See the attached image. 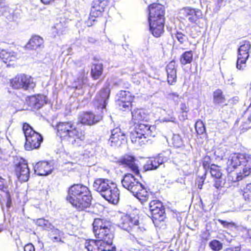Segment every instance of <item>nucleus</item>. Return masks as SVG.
<instances>
[{"label": "nucleus", "instance_id": "obj_47", "mask_svg": "<svg viewBox=\"0 0 251 251\" xmlns=\"http://www.w3.org/2000/svg\"><path fill=\"white\" fill-rule=\"evenodd\" d=\"M206 177V172H205L201 176H198L197 177L198 188L201 190Z\"/></svg>", "mask_w": 251, "mask_h": 251}, {"label": "nucleus", "instance_id": "obj_39", "mask_svg": "<svg viewBox=\"0 0 251 251\" xmlns=\"http://www.w3.org/2000/svg\"><path fill=\"white\" fill-rule=\"evenodd\" d=\"M189 21L198 25L200 28H203L205 20L203 17H189Z\"/></svg>", "mask_w": 251, "mask_h": 251}, {"label": "nucleus", "instance_id": "obj_45", "mask_svg": "<svg viewBox=\"0 0 251 251\" xmlns=\"http://www.w3.org/2000/svg\"><path fill=\"white\" fill-rule=\"evenodd\" d=\"M183 10L184 11V14L187 15V16H198V14L201 12L199 10L190 7L184 8Z\"/></svg>", "mask_w": 251, "mask_h": 251}, {"label": "nucleus", "instance_id": "obj_3", "mask_svg": "<svg viewBox=\"0 0 251 251\" xmlns=\"http://www.w3.org/2000/svg\"><path fill=\"white\" fill-rule=\"evenodd\" d=\"M117 225L127 232L136 241L145 236L146 229L140 222L139 217L132 212H119L116 216Z\"/></svg>", "mask_w": 251, "mask_h": 251}, {"label": "nucleus", "instance_id": "obj_62", "mask_svg": "<svg viewBox=\"0 0 251 251\" xmlns=\"http://www.w3.org/2000/svg\"><path fill=\"white\" fill-rule=\"evenodd\" d=\"M4 229V228L2 226L0 225V232L3 231Z\"/></svg>", "mask_w": 251, "mask_h": 251}, {"label": "nucleus", "instance_id": "obj_10", "mask_svg": "<svg viewBox=\"0 0 251 251\" xmlns=\"http://www.w3.org/2000/svg\"><path fill=\"white\" fill-rule=\"evenodd\" d=\"M85 248L88 251H112L113 244L102 239H88L85 240Z\"/></svg>", "mask_w": 251, "mask_h": 251}, {"label": "nucleus", "instance_id": "obj_44", "mask_svg": "<svg viewBox=\"0 0 251 251\" xmlns=\"http://www.w3.org/2000/svg\"><path fill=\"white\" fill-rule=\"evenodd\" d=\"M211 159L210 157L208 155H206L203 158V160L202 161V165L206 172L207 170H210L211 165L212 164H211Z\"/></svg>", "mask_w": 251, "mask_h": 251}, {"label": "nucleus", "instance_id": "obj_54", "mask_svg": "<svg viewBox=\"0 0 251 251\" xmlns=\"http://www.w3.org/2000/svg\"><path fill=\"white\" fill-rule=\"evenodd\" d=\"M24 251H35L34 245L31 243H27L24 248Z\"/></svg>", "mask_w": 251, "mask_h": 251}, {"label": "nucleus", "instance_id": "obj_25", "mask_svg": "<svg viewBox=\"0 0 251 251\" xmlns=\"http://www.w3.org/2000/svg\"><path fill=\"white\" fill-rule=\"evenodd\" d=\"M102 119V116L96 117L91 112H84L79 116L80 122L85 125L91 126L99 122Z\"/></svg>", "mask_w": 251, "mask_h": 251}, {"label": "nucleus", "instance_id": "obj_48", "mask_svg": "<svg viewBox=\"0 0 251 251\" xmlns=\"http://www.w3.org/2000/svg\"><path fill=\"white\" fill-rule=\"evenodd\" d=\"M175 36L178 41L181 44H183L186 40L187 39V36L180 31H176Z\"/></svg>", "mask_w": 251, "mask_h": 251}, {"label": "nucleus", "instance_id": "obj_50", "mask_svg": "<svg viewBox=\"0 0 251 251\" xmlns=\"http://www.w3.org/2000/svg\"><path fill=\"white\" fill-rule=\"evenodd\" d=\"M218 221L224 227L226 228H228L229 226H235V224L233 222H228L227 221L218 219Z\"/></svg>", "mask_w": 251, "mask_h": 251}, {"label": "nucleus", "instance_id": "obj_33", "mask_svg": "<svg viewBox=\"0 0 251 251\" xmlns=\"http://www.w3.org/2000/svg\"><path fill=\"white\" fill-rule=\"evenodd\" d=\"M151 126L148 124L141 123L137 124V126L135 127L134 131L143 134V136L149 139V137L154 136L151 130Z\"/></svg>", "mask_w": 251, "mask_h": 251}, {"label": "nucleus", "instance_id": "obj_63", "mask_svg": "<svg viewBox=\"0 0 251 251\" xmlns=\"http://www.w3.org/2000/svg\"><path fill=\"white\" fill-rule=\"evenodd\" d=\"M139 77L137 76V75H133V78L134 80H135L136 78H139Z\"/></svg>", "mask_w": 251, "mask_h": 251}, {"label": "nucleus", "instance_id": "obj_34", "mask_svg": "<svg viewBox=\"0 0 251 251\" xmlns=\"http://www.w3.org/2000/svg\"><path fill=\"white\" fill-rule=\"evenodd\" d=\"M194 60V53L192 50L183 52L180 56L179 61L182 66L191 64Z\"/></svg>", "mask_w": 251, "mask_h": 251}, {"label": "nucleus", "instance_id": "obj_51", "mask_svg": "<svg viewBox=\"0 0 251 251\" xmlns=\"http://www.w3.org/2000/svg\"><path fill=\"white\" fill-rule=\"evenodd\" d=\"M189 112L179 111L178 118L180 121H184L188 119V116Z\"/></svg>", "mask_w": 251, "mask_h": 251}, {"label": "nucleus", "instance_id": "obj_35", "mask_svg": "<svg viewBox=\"0 0 251 251\" xmlns=\"http://www.w3.org/2000/svg\"><path fill=\"white\" fill-rule=\"evenodd\" d=\"M244 200L251 204V183L247 184L242 190Z\"/></svg>", "mask_w": 251, "mask_h": 251}, {"label": "nucleus", "instance_id": "obj_1", "mask_svg": "<svg viewBox=\"0 0 251 251\" xmlns=\"http://www.w3.org/2000/svg\"><path fill=\"white\" fill-rule=\"evenodd\" d=\"M67 194L66 201L77 211H85L91 206L93 195L87 186L74 183L68 188Z\"/></svg>", "mask_w": 251, "mask_h": 251}, {"label": "nucleus", "instance_id": "obj_12", "mask_svg": "<svg viewBox=\"0 0 251 251\" xmlns=\"http://www.w3.org/2000/svg\"><path fill=\"white\" fill-rule=\"evenodd\" d=\"M137 159L133 155L125 154L122 156L117 161L119 165L128 169L134 175L141 176L139 166L137 163Z\"/></svg>", "mask_w": 251, "mask_h": 251}, {"label": "nucleus", "instance_id": "obj_8", "mask_svg": "<svg viewBox=\"0 0 251 251\" xmlns=\"http://www.w3.org/2000/svg\"><path fill=\"white\" fill-rule=\"evenodd\" d=\"M9 84L14 90H23L27 91H34L36 87L35 78L31 75L25 74H18L9 79Z\"/></svg>", "mask_w": 251, "mask_h": 251}, {"label": "nucleus", "instance_id": "obj_57", "mask_svg": "<svg viewBox=\"0 0 251 251\" xmlns=\"http://www.w3.org/2000/svg\"><path fill=\"white\" fill-rule=\"evenodd\" d=\"M201 31H197L196 33H193V31H191V33L190 34L191 36L192 37V38H196L197 36L199 35V33H200Z\"/></svg>", "mask_w": 251, "mask_h": 251}, {"label": "nucleus", "instance_id": "obj_13", "mask_svg": "<svg viewBox=\"0 0 251 251\" xmlns=\"http://www.w3.org/2000/svg\"><path fill=\"white\" fill-rule=\"evenodd\" d=\"M148 21L153 36L157 38L160 37L164 32V17H149Z\"/></svg>", "mask_w": 251, "mask_h": 251}, {"label": "nucleus", "instance_id": "obj_18", "mask_svg": "<svg viewBox=\"0 0 251 251\" xmlns=\"http://www.w3.org/2000/svg\"><path fill=\"white\" fill-rule=\"evenodd\" d=\"M248 153L233 152L229 156L227 162V172L229 173L241 166Z\"/></svg>", "mask_w": 251, "mask_h": 251}, {"label": "nucleus", "instance_id": "obj_26", "mask_svg": "<svg viewBox=\"0 0 251 251\" xmlns=\"http://www.w3.org/2000/svg\"><path fill=\"white\" fill-rule=\"evenodd\" d=\"M131 121L134 124H139L142 122L148 121V115L143 108H136L131 111Z\"/></svg>", "mask_w": 251, "mask_h": 251}, {"label": "nucleus", "instance_id": "obj_41", "mask_svg": "<svg viewBox=\"0 0 251 251\" xmlns=\"http://www.w3.org/2000/svg\"><path fill=\"white\" fill-rule=\"evenodd\" d=\"M177 72L167 73V81L170 85H174L177 81Z\"/></svg>", "mask_w": 251, "mask_h": 251}, {"label": "nucleus", "instance_id": "obj_22", "mask_svg": "<svg viewBox=\"0 0 251 251\" xmlns=\"http://www.w3.org/2000/svg\"><path fill=\"white\" fill-rule=\"evenodd\" d=\"M126 139V134L120 127H117L111 130V135L109 140L111 143V146H119Z\"/></svg>", "mask_w": 251, "mask_h": 251}, {"label": "nucleus", "instance_id": "obj_6", "mask_svg": "<svg viewBox=\"0 0 251 251\" xmlns=\"http://www.w3.org/2000/svg\"><path fill=\"white\" fill-rule=\"evenodd\" d=\"M92 225L93 231L96 238L102 239L113 244L114 227L110 221L104 219L95 218Z\"/></svg>", "mask_w": 251, "mask_h": 251}, {"label": "nucleus", "instance_id": "obj_11", "mask_svg": "<svg viewBox=\"0 0 251 251\" xmlns=\"http://www.w3.org/2000/svg\"><path fill=\"white\" fill-rule=\"evenodd\" d=\"M110 92L109 85L104 86L100 89L93 100V104L95 108L101 110L106 108Z\"/></svg>", "mask_w": 251, "mask_h": 251}, {"label": "nucleus", "instance_id": "obj_36", "mask_svg": "<svg viewBox=\"0 0 251 251\" xmlns=\"http://www.w3.org/2000/svg\"><path fill=\"white\" fill-rule=\"evenodd\" d=\"M36 225L44 230H48L51 228V224L48 220L44 218H39L35 222Z\"/></svg>", "mask_w": 251, "mask_h": 251}, {"label": "nucleus", "instance_id": "obj_43", "mask_svg": "<svg viewBox=\"0 0 251 251\" xmlns=\"http://www.w3.org/2000/svg\"><path fill=\"white\" fill-rule=\"evenodd\" d=\"M172 141L174 146L176 148H179L183 145V140L178 134L174 135Z\"/></svg>", "mask_w": 251, "mask_h": 251}, {"label": "nucleus", "instance_id": "obj_49", "mask_svg": "<svg viewBox=\"0 0 251 251\" xmlns=\"http://www.w3.org/2000/svg\"><path fill=\"white\" fill-rule=\"evenodd\" d=\"M210 232L208 230L202 232L201 235V242L202 243H206L207 242L210 238Z\"/></svg>", "mask_w": 251, "mask_h": 251}, {"label": "nucleus", "instance_id": "obj_14", "mask_svg": "<svg viewBox=\"0 0 251 251\" xmlns=\"http://www.w3.org/2000/svg\"><path fill=\"white\" fill-rule=\"evenodd\" d=\"M223 172L221 166L215 164L211 165L209 173L213 179V186L217 190H221L225 184V180L223 178Z\"/></svg>", "mask_w": 251, "mask_h": 251}, {"label": "nucleus", "instance_id": "obj_7", "mask_svg": "<svg viewBox=\"0 0 251 251\" xmlns=\"http://www.w3.org/2000/svg\"><path fill=\"white\" fill-rule=\"evenodd\" d=\"M22 130L25 139V149L27 151H31L39 149L43 141L42 135L36 131L28 123L26 122L22 124Z\"/></svg>", "mask_w": 251, "mask_h": 251}, {"label": "nucleus", "instance_id": "obj_23", "mask_svg": "<svg viewBox=\"0 0 251 251\" xmlns=\"http://www.w3.org/2000/svg\"><path fill=\"white\" fill-rule=\"evenodd\" d=\"M241 165H242V172L237 174L236 178L233 180L234 181H239L251 175V155L250 154H248Z\"/></svg>", "mask_w": 251, "mask_h": 251}, {"label": "nucleus", "instance_id": "obj_28", "mask_svg": "<svg viewBox=\"0 0 251 251\" xmlns=\"http://www.w3.org/2000/svg\"><path fill=\"white\" fill-rule=\"evenodd\" d=\"M44 40L39 35H34L29 39L25 46L28 50H36L43 46Z\"/></svg>", "mask_w": 251, "mask_h": 251}, {"label": "nucleus", "instance_id": "obj_20", "mask_svg": "<svg viewBox=\"0 0 251 251\" xmlns=\"http://www.w3.org/2000/svg\"><path fill=\"white\" fill-rule=\"evenodd\" d=\"M18 58L17 52L0 48V59L7 66H13Z\"/></svg>", "mask_w": 251, "mask_h": 251}, {"label": "nucleus", "instance_id": "obj_53", "mask_svg": "<svg viewBox=\"0 0 251 251\" xmlns=\"http://www.w3.org/2000/svg\"><path fill=\"white\" fill-rule=\"evenodd\" d=\"M179 110L189 112L190 108L188 103L185 102H181L180 104Z\"/></svg>", "mask_w": 251, "mask_h": 251}, {"label": "nucleus", "instance_id": "obj_27", "mask_svg": "<svg viewBox=\"0 0 251 251\" xmlns=\"http://www.w3.org/2000/svg\"><path fill=\"white\" fill-rule=\"evenodd\" d=\"M108 0H95L91 8L90 16H100L108 5Z\"/></svg>", "mask_w": 251, "mask_h": 251}, {"label": "nucleus", "instance_id": "obj_30", "mask_svg": "<svg viewBox=\"0 0 251 251\" xmlns=\"http://www.w3.org/2000/svg\"><path fill=\"white\" fill-rule=\"evenodd\" d=\"M213 102L214 105L223 107L227 105L226 98L223 91L221 89H217L213 91Z\"/></svg>", "mask_w": 251, "mask_h": 251}, {"label": "nucleus", "instance_id": "obj_4", "mask_svg": "<svg viewBox=\"0 0 251 251\" xmlns=\"http://www.w3.org/2000/svg\"><path fill=\"white\" fill-rule=\"evenodd\" d=\"M93 187L94 190L109 203L117 204L119 201L120 191L116 183L112 180L97 178L94 180Z\"/></svg>", "mask_w": 251, "mask_h": 251}, {"label": "nucleus", "instance_id": "obj_24", "mask_svg": "<svg viewBox=\"0 0 251 251\" xmlns=\"http://www.w3.org/2000/svg\"><path fill=\"white\" fill-rule=\"evenodd\" d=\"M34 171L37 175L45 176L52 172V167L49 162L41 161L35 164L34 166Z\"/></svg>", "mask_w": 251, "mask_h": 251}, {"label": "nucleus", "instance_id": "obj_58", "mask_svg": "<svg viewBox=\"0 0 251 251\" xmlns=\"http://www.w3.org/2000/svg\"><path fill=\"white\" fill-rule=\"evenodd\" d=\"M93 17H89L88 20V21H87V25H88V26H91V25H92L91 23L90 24H89L88 23L89 21H93V22H94V21H95V19H93Z\"/></svg>", "mask_w": 251, "mask_h": 251}, {"label": "nucleus", "instance_id": "obj_52", "mask_svg": "<svg viewBox=\"0 0 251 251\" xmlns=\"http://www.w3.org/2000/svg\"><path fill=\"white\" fill-rule=\"evenodd\" d=\"M5 195H6V207L7 208H9L11 207V204H12L11 195H10V193L8 191H6L5 192Z\"/></svg>", "mask_w": 251, "mask_h": 251}, {"label": "nucleus", "instance_id": "obj_31", "mask_svg": "<svg viewBox=\"0 0 251 251\" xmlns=\"http://www.w3.org/2000/svg\"><path fill=\"white\" fill-rule=\"evenodd\" d=\"M130 138L133 144L139 146L145 145L149 140L143 136V134L136 132L134 130L130 133Z\"/></svg>", "mask_w": 251, "mask_h": 251}, {"label": "nucleus", "instance_id": "obj_59", "mask_svg": "<svg viewBox=\"0 0 251 251\" xmlns=\"http://www.w3.org/2000/svg\"><path fill=\"white\" fill-rule=\"evenodd\" d=\"M5 0H0V6L4 7L5 5Z\"/></svg>", "mask_w": 251, "mask_h": 251}, {"label": "nucleus", "instance_id": "obj_9", "mask_svg": "<svg viewBox=\"0 0 251 251\" xmlns=\"http://www.w3.org/2000/svg\"><path fill=\"white\" fill-rule=\"evenodd\" d=\"M251 44L250 41L245 40L241 43L238 49V55L236 61V68L239 70H244L246 67L247 61L250 56Z\"/></svg>", "mask_w": 251, "mask_h": 251}, {"label": "nucleus", "instance_id": "obj_38", "mask_svg": "<svg viewBox=\"0 0 251 251\" xmlns=\"http://www.w3.org/2000/svg\"><path fill=\"white\" fill-rule=\"evenodd\" d=\"M209 247L213 251H220L223 248V243L218 240L213 239L209 243Z\"/></svg>", "mask_w": 251, "mask_h": 251}, {"label": "nucleus", "instance_id": "obj_2", "mask_svg": "<svg viewBox=\"0 0 251 251\" xmlns=\"http://www.w3.org/2000/svg\"><path fill=\"white\" fill-rule=\"evenodd\" d=\"M54 129L56 136L62 142H68L74 146H80L85 139V130L74 121L59 122Z\"/></svg>", "mask_w": 251, "mask_h": 251}, {"label": "nucleus", "instance_id": "obj_21", "mask_svg": "<svg viewBox=\"0 0 251 251\" xmlns=\"http://www.w3.org/2000/svg\"><path fill=\"white\" fill-rule=\"evenodd\" d=\"M164 161L165 160L161 154L150 157L144 165L143 169L145 172L156 170Z\"/></svg>", "mask_w": 251, "mask_h": 251}, {"label": "nucleus", "instance_id": "obj_55", "mask_svg": "<svg viewBox=\"0 0 251 251\" xmlns=\"http://www.w3.org/2000/svg\"><path fill=\"white\" fill-rule=\"evenodd\" d=\"M0 190L2 191H5L6 187L4 184V179L0 176Z\"/></svg>", "mask_w": 251, "mask_h": 251}, {"label": "nucleus", "instance_id": "obj_56", "mask_svg": "<svg viewBox=\"0 0 251 251\" xmlns=\"http://www.w3.org/2000/svg\"><path fill=\"white\" fill-rule=\"evenodd\" d=\"M65 31V28L62 27L61 28L56 29V31H55L56 34L58 36H60L64 33Z\"/></svg>", "mask_w": 251, "mask_h": 251}, {"label": "nucleus", "instance_id": "obj_29", "mask_svg": "<svg viewBox=\"0 0 251 251\" xmlns=\"http://www.w3.org/2000/svg\"><path fill=\"white\" fill-rule=\"evenodd\" d=\"M148 11L149 16H164L165 7L158 1L154 2L148 5Z\"/></svg>", "mask_w": 251, "mask_h": 251}, {"label": "nucleus", "instance_id": "obj_16", "mask_svg": "<svg viewBox=\"0 0 251 251\" xmlns=\"http://www.w3.org/2000/svg\"><path fill=\"white\" fill-rule=\"evenodd\" d=\"M15 172L20 181L23 182L28 181L30 176V170L27 161L21 158L15 164Z\"/></svg>", "mask_w": 251, "mask_h": 251}, {"label": "nucleus", "instance_id": "obj_42", "mask_svg": "<svg viewBox=\"0 0 251 251\" xmlns=\"http://www.w3.org/2000/svg\"><path fill=\"white\" fill-rule=\"evenodd\" d=\"M177 64L175 60L170 61L166 67V71L167 73L177 72Z\"/></svg>", "mask_w": 251, "mask_h": 251}, {"label": "nucleus", "instance_id": "obj_60", "mask_svg": "<svg viewBox=\"0 0 251 251\" xmlns=\"http://www.w3.org/2000/svg\"><path fill=\"white\" fill-rule=\"evenodd\" d=\"M88 41L89 42V43H94L95 42V40L94 39H93L92 37H89L88 38Z\"/></svg>", "mask_w": 251, "mask_h": 251}, {"label": "nucleus", "instance_id": "obj_64", "mask_svg": "<svg viewBox=\"0 0 251 251\" xmlns=\"http://www.w3.org/2000/svg\"><path fill=\"white\" fill-rule=\"evenodd\" d=\"M248 120L250 122H251V114L249 115V116L248 117Z\"/></svg>", "mask_w": 251, "mask_h": 251}, {"label": "nucleus", "instance_id": "obj_19", "mask_svg": "<svg viewBox=\"0 0 251 251\" xmlns=\"http://www.w3.org/2000/svg\"><path fill=\"white\" fill-rule=\"evenodd\" d=\"M134 99V96L132 95L130 92L121 90L119 93L118 105L124 111L130 110L132 107Z\"/></svg>", "mask_w": 251, "mask_h": 251}, {"label": "nucleus", "instance_id": "obj_37", "mask_svg": "<svg viewBox=\"0 0 251 251\" xmlns=\"http://www.w3.org/2000/svg\"><path fill=\"white\" fill-rule=\"evenodd\" d=\"M196 131L198 135H202L205 133L206 129L204 123L202 120H198L195 124Z\"/></svg>", "mask_w": 251, "mask_h": 251}, {"label": "nucleus", "instance_id": "obj_46", "mask_svg": "<svg viewBox=\"0 0 251 251\" xmlns=\"http://www.w3.org/2000/svg\"><path fill=\"white\" fill-rule=\"evenodd\" d=\"M214 155L217 159L222 160L226 156V152L224 149L219 148L215 150Z\"/></svg>", "mask_w": 251, "mask_h": 251}, {"label": "nucleus", "instance_id": "obj_61", "mask_svg": "<svg viewBox=\"0 0 251 251\" xmlns=\"http://www.w3.org/2000/svg\"><path fill=\"white\" fill-rule=\"evenodd\" d=\"M81 75H82V77H84L85 75V70H82L80 72Z\"/></svg>", "mask_w": 251, "mask_h": 251}, {"label": "nucleus", "instance_id": "obj_5", "mask_svg": "<svg viewBox=\"0 0 251 251\" xmlns=\"http://www.w3.org/2000/svg\"><path fill=\"white\" fill-rule=\"evenodd\" d=\"M121 182L123 186L130 191L142 204L149 200L150 192L145 185L139 182L133 174H126Z\"/></svg>", "mask_w": 251, "mask_h": 251}, {"label": "nucleus", "instance_id": "obj_32", "mask_svg": "<svg viewBox=\"0 0 251 251\" xmlns=\"http://www.w3.org/2000/svg\"><path fill=\"white\" fill-rule=\"evenodd\" d=\"M103 72V64L100 63H95L91 67L90 75L93 80H97L100 78Z\"/></svg>", "mask_w": 251, "mask_h": 251}, {"label": "nucleus", "instance_id": "obj_17", "mask_svg": "<svg viewBox=\"0 0 251 251\" xmlns=\"http://www.w3.org/2000/svg\"><path fill=\"white\" fill-rule=\"evenodd\" d=\"M25 103L30 110L35 111L42 108L47 103V101L44 95L37 94L27 96L25 100Z\"/></svg>", "mask_w": 251, "mask_h": 251}, {"label": "nucleus", "instance_id": "obj_40", "mask_svg": "<svg viewBox=\"0 0 251 251\" xmlns=\"http://www.w3.org/2000/svg\"><path fill=\"white\" fill-rule=\"evenodd\" d=\"M181 99V97L176 92H172L168 94L167 100L177 105Z\"/></svg>", "mask_w": 251, "mask_h": 251}, {"label": "nucleus", "instance_id": "obj_15", "mask_svg": "<svg viewBox=\"0 0 251 251\" xmlns=\"http://www.w3.org/2000/svg\"><path fill=\"white\" fill-rule=\"evenodd\" d=\"M149 208L153 222L163 220L165 208L161 201L157 200L151 201L149 203Z\"/></svg>", "mask_w": 251, "mask_h": 251}]
</instances>
